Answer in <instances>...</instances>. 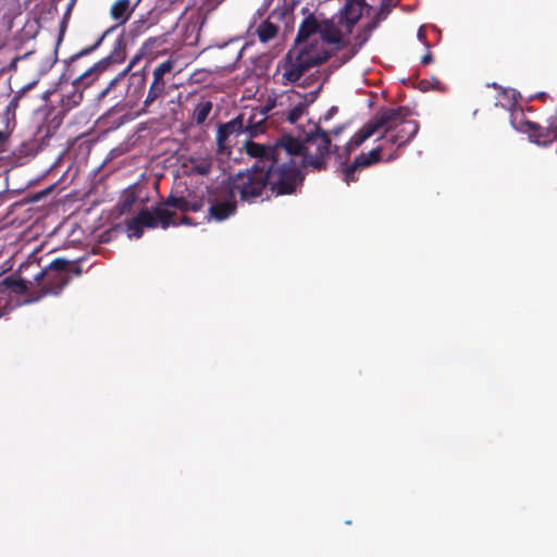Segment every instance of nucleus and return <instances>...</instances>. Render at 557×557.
<instances>
[{
  "instance_id": "obj_18",
  "label": "nucleus",
  "mask_w": 557,
  "mask_h": 557,
  "mask_svg": "<svg viewBox=\"0 0 557 557\" xmlns=\"http://www.w3.org/2000/svg\"><path fill=\"white\" fill-rule=\"evenodd\" d=\"M364 5L366 0H346L345 5L341 10V21L345 23L348 32H351L355 24L362 16Z\"/></svg>"
},
{
  "instance_id": "obj_5",
  "label": "nucleus",
  "mask_w": 557,
  "mask_h": 557,
  "mask_svg": "<svg viewBox=\"0 0 557 557\" xmlns=\"http://www.w3.org/2000/svg\"><path fill=\"white\" fill-rule=\"evenodd\" d=\"M389 116L388 121L382 125L384 129L381 138L386 137V141L398 148L405 147L419 132V123L409 120L410 110L407 107L381 108L376 114Z\"/></svg>"
},
{
  "instance_id": "obj_40",
  "label": "nucleus",
  "mask_w": 557,
  "mask_h": 557,
  "mask_svg": "<svg viewBox=\"0 0 557 557\" xmlns=\"http://www.w3.org/2000/svg\"><path fill=\"white\" fill-rule=\"evenodd\" d=\"M259 119V115H258V111L256 112H252L249 117H245V124H256V122L258 121Z\"/></svg>"
},
{
  "instance_id": "obj_20",
  "label": "nucleus",
  "mask_w": 557,
  "mask_h": 557,
  "mask_svg": "<svg viewBox=\"0 0 557 557\" xmlns=\"http://www.w3.org/2000/svg\"><path fill=\"white\" fill-rule=\"evenodd\" d=\"M166 34L150 37L143 44L139 55L152 60L166 51Z\"/></svg>"
},
{
  "instance_id": "obj_1",
  "label": "nucleus",
  "mask_w": 557,
  "mask_h": 557,
  "mask_svg": "<svg viewBox=\"0 0 557 557\" xmlns=\"http://www.w3.org/2000/svg\"><path fill=\"white\" fill-rule=\"evenodd\" d=\"M324 44L334 45L335 51L347 46L333 20H319L314 14H309L300 23L293 46L278 62L281 84H296L310 69L331 59L333 51L326 50Z\"/></svg>"
},
{
  "instance_id": "obj_43",
  "label": "nucleus",
  "mask_w": 557,
  "mask_h": 557,
  "mask_svg": "<svg viewBox=\"0 0 557 557\" xmlns=\"http://www.w3.org/2000/svg\"><path fill=\"white\" fill-rule=\"evenodd\" d=\"M223 1L224 0H205L206 4L208 7V10L214 9L215 7H218Z\"/></svg>"
},
{
  "instance_id": "obj_48",
  "label": "nucleus",
  "mask_w": 557,
  "mask_h": 557,
  "mask_svg": "<svg viewBox=\"0 0 557 557\" xmlns=\"http://www.w3.org/2000/svg\"><path fill=\"white\" fill-rule=\"evenodd\" d=\"M109 92H110L109 88H107V87H106L103 90H101V91L99 92L98 98H99V99H102V98H104Z\"/></svg>"
},
{
  "instance_id": "obj_3",
  "label": "nucleus",
  "mask_w": 557,
  "mask_h": 557,
  "mask_svg": "<svg viewBox=\"0 0 557 557\" xmlns=\"http://www.w3.org/2000/svg\"><path fill=\"white\" fill-rule=\"evenodd\" d=\"M277 139L285 148L287 146L293 148L290 153L304 169H311L313 171L326 170L332 153L338 150V146L332 145L329 133L319 125H315L313 131L307 133L304 139L290 134H283Z\"/></svg>"
},
{
  "instance_id": "obj_42",
  "label": "nucleus",
  "mask_w": 557,
  "mask_h": 557,
  "mask_svg": "<svg viewBox=\"0 0 557 557\" xmlns=\"http://www.w3.org/2000/svg\"><path fill=\"white\" fill-rule=\"evenodd\" d=\"M8 140V134L3 131H0V151H3V147Z\"/></svg>"
},
{
  "instance_id": "obj_28",
  "label": "nucleus",
  "mask_w": 557,
  "mask_h": 557,
  "mask_svg": "<svg viewBox=\"0 0 557 557\" xmlns=\"http://www.w3.org/2000/svg\"><path fill=\"white\" fill-rule=\"evenodd\" d=\"M37 84V81H33L30 83H28L27 85H25L24 87H22L20 90H17L13 98L10 100L8 107H7V111L8 112H15L16 109L18 108V103H20V100L25 96V94L30 90L32 88H34V86Z\"/></svg>"
},
{
  "instance_id": "obj_35",
  "label": "nucleus",
  "mask_w": 557,
  "mask_h": 557,
  "mask_svg": "<svg viewBox=\"0 0 557 557\" xmlns=\"http://www.w3.org/2000/svg\"><path fill=\"white\" fill-rule=\"evenodd\" d=\"M425 47H426V53L421 58V63L423 65H428V64H431L433 62V55H432V52L430 50V45L428 41H425Z\"/></svg>"
},
{
  "instance_id": "obj_14",
  "label": "nucleus",
  "mask_w": 557,
  "mask_h": 557,
  "mask_svg": "<svg viewBox=\"0 0 557 557\" xmlns=\"http://www.w3.org/2000/svg\"><path fill=\"white\" fill-rule=\"evenodd\" d=\"M244 49L245 47L239 46L237 41H231L220 47L215 53V59L219 62L218 66L228 73L234 71Z\"/></svg>"
},
{
  "instance_id": "obj_50",
  "label": "nucleus",
  "mask_w": 557,
  "mask_h": 557,
  "mask_svg": "<svg viewBox=\"0 0 557 557\" xmlns=\"http://www.w3.org/2000/svg\"><path fill=\"white\" fill-rule=\"evenodd\" d=\"M75 2H76V0H71V1H70L69 5H67L69 11H72V9H73V7H74Z\"/></svg>"
},
{
  "instance_id": "obj_23",
  "label": "nucleus",
  "mask_w": 557,
  "mask_h": 557,
  "mask_svg": "<svg viewBox=\"0 0 557 557\" xmlns=\"http://www.w3.org/2000/svg\"><path fill=\"white\" fill-rule=\"evenodd\" d=\"M1 284L12 289L14 293L26 294L33 286V281L27 277H20L18 280L5 277Z\"/></svg>"
},
{
  "instance_id": "obj_29",
  "label": "nucleus",
  "mask_w": 557,
  "mask_h": 557,
  "mask_svg": "<svg viewBox=\"0 0 557 557\" xmlns=\"http://www.w3.org/2000/svg\"><path fill=\"white\" fill-rule=\"evenodd\" d=\"M136 201V196L134 193H127L124 195L123 199L120 202V213L124 214L132 210L134 203Z\"/></svg>"
},
{
  "instance_id": "obj_27",
  "label": "nucleus",
  "mask_w": 557,
  "mask_h": 557,
  "mask_svg": "<svg viewBox=\"0 0 557 557\" xmlns=\"http://www.w3.org/2000/svg\"><path fill=\"white\" fill-rule=\"evenodd\" d=\"M177 60L170 57L165 61L161 62L159 65H157L153 70L157 75L168 76L170 78L174 77L175 74V66H176Z\"/></svg>"
},
{
  "instance_id": "obj_51",
  "label": "nucleus",
  "mask_w": 557,
  "mask_h": 557,
  "mask_svg": "<svg viewBox=\"0 0 557 557\" xmlns=\"http://www.w3.org/2000/svg\"><path fill=\"white\" fill-rule=\"evenodd\" d=\"M138 58V55L131 62L129 66H132L133 64H135V61L136 59Z\"/></svg>"
},
{
  "instance_id": "obj_10",
  "label": "nucleus",
  "mask_w": 557,
  "mask_h": 557,
  "mask_svg": "<svg viewBox=\"0 0 557 557\" xmlns=\"http://www.w3.org/2000/svg\"><path fill=\"white\" fill-rule=\"evenodd\" d=\"M356 148H352V146H350V140H349L345 145L342 152H339V149L337 150V152H334L336 154V158L338 159L341 165L343 166L342 168L343 180L345 181V183L347 185L358 181V173L360 171H362L363 169H366L368 166L379 163L382 159L381 154L383 151V147L379 146V147L372 149L371 151H369L368 153L361 152L360 154H358L355 158V160L350 164H347V162L350 158V154Z\"/></svg>"
},
{
  "instance_id": "obj_30",
  "label": "nucleus",
  "mask_w": 557,
  "mask_h": 557,
  "mask_svg": "<svg viewBox=\"0 0 557 557\" xmlns=\"http://www.w3.org/2000/svg\"><path fill=\"white\" fill-rule=\"evenodd\" d=\"M384 20V16L381 14H375L369 23L364 25L362 28L368 35L371 36V33L379 26V24Z\"/></svg>"
},
{
  "instance_id": "obj_49",
  "label": "nucleus",
  "mask_w": 557,
  "mask_h": 557,
  "mask_svg": "<svg viewBox=\"0 0 557 557\" xmlns=\"http://www.w3.org/2000/svg\"><path fill=\"white\" fill-rule=\"evenodd\" d=\"M418 37H419V39H421V40L423 39V40H424V42L426 41V40H425V34H424V32L422 30V28H420V29H419V32H418Z\"/></svg>"
},
{
  "instance_id": "obj_41",
  "label": "nucleus",
  "mask_w": 557,
  "mask_h": 557,
  "mask_svg": "<svg viewBox=\"0 0 557 557\" xmlns=\"http://www.w3.org/2000/svg\"><path fill=\"white\" fill-rule=\"evenodd\" d=\"M27 55H28V53H25L23 57H15V58L11 61V63H10V65H9V69H10V70H16L17 62H18L20 60H22V59H25Z\"/></svg>"
},
{
  "instance_id": "obj_11",
  "label": "nucleus",
  "mask_w": 557,
  "mask_h": 557,
  "mask_svg": "<svg viewBox=\"0 0 557 557\" xmlns=\"http://www.w3.org/2000/svg\"><path fill=\"white\" fill-rule=\"evenodd\" d=\"M164 203L183 213L199 212L205 207V195L201 190L186 187L184 190H172Z\"/></svg>"
},
{
  "instance_id": "obj_7",
  "label": "nucleus",
  "mask_w": 557,
  "mask_h": 557,
  "mask_svg": "<svg viewBox=\"0 0 557 557\" xmlns=\"http://www.w3.org/2000/svg\"><path fill=\"white\" fill-rule=\"evenodd\" d=\"M169 208L171 206H166L164 200L152 207V210L143 208L136 216L126 222L127 231L131 233L129 236L140 238L144 234V227L157 228L160 226L166 230L170 226L177 225L174 220L176 213Z\"/></svg>"
},
{
  "instance_id": "obj_15",
  "label": "nucleus",
  "mask_w": 557,
  "mask_h": 557,
  "mask_svg": "<svg viewBox=\"0 0 557 557\" xmlns=\"http://www.w3.org/2000/svg\"><path fill=\"white\" fill-rule=\"evenodd\" d=\"M286 15L285 11L273 10L265 20L261 21L255 29V34L262 44L273 40L280 32V21Z\"/></svg>"
},
{
  "instance_id": "obj_33",
  "label": "nucleus",
  "mask_w": 557,
  "mask_h": 557,
  "mask_svg": "<svg viewBox=\"0 0 557 557\" xmlns=\"http://www.w3.org/2000/svg\"><path fill=\"white\" fill-rule=\"evenodd\" d=\"M82 272H83L82 267L78 263V261H70L69 260V264L66 267V273L69 274L70 277L72 274H74L75 276H79L82 274Z\"/></svg>"
},
{
  "instance_id": "obj_45",
  "label": "nucleus",
  "mask_w": 557,
  "mask_h": 557,
  "mask_svg": "<svg viewBox=\"0 0 557 557\" xmlns=\"http://www.w3.org/2000/svg\"><path fill=\"white\" fill-rule=\"evenodd\" d=\"M71 14V11H69V9H66V12L63 16V21L61 23V32H63V29L66 27V21H67V17L70 16Z\"/></svg>"
},
{
  "instance_id": "obj_19",
  "label": "nucleus",
  "mask_w": 557,
  "mask_h": 557,
  "mask_svg": "<svg viewBox=\"0 0 557 557\" xmlns=\"http://www.w3.org/2000/svg\"><path fill=\"white\" fill-rule=\"evenodd\" d=\"M320 89L321 86L317 90L305 94L304 96L294 90L289 91V99H292L293 97L302 98L301 101H299L296 106L289 109L288 112L286 113V117L290 123L297 122L302 116L305 109L315 100Z\"/></svg>"
},
{
  "instance_id": "obj_13",
  "label": "nucleus",
  "mask_w": 557,
  "mask_h": 557,
  "mask_svg": "<svg viewBox=\"0 0 557 557\" xmlns=\"http://www.w3.org/2000/svg\"><path fill=\"white\" fill-rule=\"evenodd\" d=\"M507 109L510 113V124L517 132L522 131V107L518 103L517 92L513 89H503L498 97L496 106Z\"/></svg>"
},
{
  "instance_id": "obj_4",
  "label": "nucleus",
  "mask_w": 557,
  "mask_h": 557,
  "mask_svg": "<svg viewBox=\"0 0 557 557\" xmlns=\"http://www.w3.org/2000/svg\"><path fill=\"white\" fill-rule=\"evenodd\" d=\"M125 47V39L123 35H121L115 41L113 51L108 57L101 59L92 66H89L84 71H81L82 69L79 67V60L77 62L75 72H69L70 60L67 61L66 72L70 76H76L72 83V90L62 95L61 110L63 113H66L79 106V103L83 101L84 89L90 86L96 79H98L100 74L104 72L111 63H121L124 61Z\"/></svg>"
},
{
  "instance_id": "obj_32",
  "label": "nucleus",
  "mask_w": 557,
  "mask_h": 557,
  "mask_svg": "<svg viewBox=\"0 0 557 557\" xmlns=\"http://www.w3.org/2000/svg\"><path fill=\"white\" fill-rule=\"evenodd\" d=\"M370 35H368L363 29H361L356 36H355V44L352 45L358 50H360L363 45L369 40Z\"/></svg>"
},
{
  "instance_id": "obj_16",
  "label": "nucleus",
  "mask_w": 557,
  "mask_h": 557,
  "mask_svg": "<svg viewBox=\"0 0 557 557\" xmlns=\"http://www.w3.org/2000/svg\"><path fill=\"white\" fill-rule=\"evenodd\" d=\"M389 116L386 113L376 114L367 122L351 138L350 146L352 148L360 147L367 139L382 129V125L388 121Z\"/></svg>"
},
{
  "instance_id": "obj_9",
  "label": "nucleus",
  "mask_w": 557,
  "mask_h": 557,
  "mask_svg": "<svg viewBox=\"0 0 557 557\" xmlns=\"http://www.w3.org/2000/svg\"><path fill=\"white\" fill-rule=\"evenodd\" d=\"M141 0H115L110 8V16L116 22V25L108 28L97 40L89 47H86L73 54L69 62V72L73 73L76 70L77 62L84 57L94 52L103 41V39L116 29L119 26L124 25L132 16Z\"/></svg>"
},
{
  "instance_id": "obj_12",
  "label": "nucleus",
  "mask_w": 557,
  "mask_h": 557,
  "mask_svg": "<svg viewBox=\"0 0 557 557\" xmlns=\"http://www.w3.org/2000/svg\"><path fill=\"white\" fill-rule=\"evenodd\" d=\"M236 209L235 193L233 189L226 188L220 197L210 200L209 219L222 222L235 214Z\"/></svg>"
},
{
  "instance_id": "obj_25",
  "label": "nucleus",
  "mask_w": 557,
  "mask_h": 557,
  "mask_svg": "<svg viewBox=\"0 0 557 557\" xmlns=\"http://www.w3.org/2000/svg\"><path fill=\"white\" fill-rule=\"evenodd\" d=\"M190 173L208 175L212 169V161L209 158H197L190 160Z\"/></svg>"
},
{
  "instance_id": "obj_17",
  "label": "nucleus",
  "mask_w": 557,
  "mask_h": 557,
  "mask_svg": "<svg viewBox=\"0 0 557 557\" xmlns=\"http://www.w3.org/2000/svg\"><path fill=\"white\" fill-rule=\"evenodd\" d=\"M242 133H244V114H239L230 122L221 124L216 132V144L219 149L222 151L230 147V137Z\"/></svg>"
},
{
  "instance_id": "obj_36",
  "label": "nucleus",
  "mask_w": 557,
  "mask_h": 557,
  "mask_svg": "<svg viewBox=\"0 0 557 557\" xmlns=\"http://www.w3.org/2000/svg\"><path fill=\"white\" fill-rule=\"evenodd\" d=\"M171 78L168 76L157 75V73L152 72V83H158L160 85H164L166 87V83Z\"/></svg>"
},
{
  "instance_id": "obj_21",
  "label": "nucleus",
  "mask_w": 557,
  "mask_h": 557,
  "mask_svg": "<svg viewBox=\"0 0 557 557\" xmlns=\"http://www.w3.org/2000/svg\"><path fill=\"white\" fill-rule=\"evenodd\" d=\"M146 89V75L144 73L135 72L128 77L127 97L129 101L135 103L138 101Z\"/></svg>"
},
{
  "instance_id": "obj_38",
  "label": "nucleus",
  "mask_w": 557,
  "mask_h": 557,
  "mask_svg": "<svg viewBox=\"0 0 557 557\" xmlns=\"http://www.w3.org/2000/svg\"><path fill=\"white\" fill-rule=\"evenodd\" d=\"M345 129V126L344 125H338V126H335L334 128H332L329 133V136H334V137H337L342 134V132Z\"/></svg>"
},
{
  "instance_id": "obj_24",
  "label": "nucleus",
  "mask_w": 557,
  "mask_h": 557,
  "mask_svg": "<svg viewBox=\"0 0 557 557\" xmlns=\"http://www.w3.org/2000/svg\"><path fill=\"white\" fill-rule=\"evenodd\" d=\"M212 102L209 100L201 101L195 107L193 112V120L196 122V124L201 125L206 122L210 112L212 111Z\"/></svg>"
},
{
  "instance_id": "obj_39",
  "label": "nucleus",
  "mask_w": 557,
  "mask_h": 557,
  "mask_svg": "<svg viewBox=\"0 0 557 557\" xmlns=\"http://www.w3.org/2000/svg\"><path fill=\"white\" fill-rule=\"evenodd\" d=\"M337 111H338L337 107H332V108H330V109L327 110V112L324 114L323 120H324V121H329V120H331V119L334 116V114H336V113H337Z\"/></svg>"
},
{
  "instance_id": "obj_47",
  "label": "nucleus",
  "mask_w": 557,
  "mask_h": 557,
  "mask_svg": "<svg viewBox=\"0 0 557 557\" xmlns=\"http://www.w3.org/2000/svg\"><path fill=\"white\" fill-rule=\"evenodd\" d=\"M546 97V94L545 92H539L536 95H532L528 98V101L534 99V98H545Z\"/></svg>"
},
{
  "instance_id": "obj_34",
  "label": "nucleus",
  "mask_w": 557,
  "mask_h": 557,
  "mask_svg": "<svg viewBox=\"0 0 557 557\" xmlns=\"http://www.w3.org/2000/svg\"><path fill=\"white\" fill-rule=\"evenodd\" d=\"M391 11H392L391 1L389 0H383L381 5H380V8H379V11L375 14H381V16H384V20H385Z\"/></svg>"
},
{
  "instance_id": "obj_2",
  "label": "nucleus",
  "mask_w": 557,
  "mask_h": 557,
  "mask_svg": "<svg viewBox=\"0 0 557 557\" xmlns=\"http://www.w3.org/2000/svg\"><path fill=\"white\" fill-rule=\"evenodd\" d=\"M244 148L249 157L263 162L270 196L296 195L301 189L305 181L304 168L290 153V146L285 148L278 139L271 145L248 139Z\"/></svg>"
},
{
  "instance_id": "obj_31",
  "label": "nucleus",
  "mask_w": 557,
  "mask_h": 557,
  "mask_svg": "<svg viewBox=\"0 0 557 557\" xmlns=\"http://www.w3.org/2000/svg\"><path fill=\"white\" fill-rule=\"evenodd\" d=\"M359 52V50L351 46L349 47L341 57H339V63L337 65V67L342 64H345L347 63L348 61H350L357 53Z\"/></svg>"
},
{
  "instance_id": "obj_46",
  "label": "nucleus",
  "mask_w": 557,
  "mask_h": 557,
  "mask_svg": "<svg viewBox=\"0 0 557 557\" xmlns=\"http://www.w3.org/2000/svg\"><path fill=\"white\" fill-rule=\"evenodd\" d=\"M191 223V219L189 216H182L181 220H180V224H190Z\"/></svg>"
},
{
  "instance_id": "obj_6",
  "label": "nucleus",
  "mask_w": 557,
  "mask_h": 557,
  "mask_svg": "<svg viewBox=\"0 0 557 557\" xmlns=\"http://www.w3.org/2000/svg\"><path fill=\"white\" fill-rule=\"evenodd\" d=\"M67 264V259L55 258L48 265L34 273L32 277L39 289L32 294V300H39L47 295H60L71 281L66 273Z\"/></svg>"
},
{
  "instance_id": "obj_26",
  "label": "nucleus",
  "mask_w": 557,
  "mask_h": 557,
  "mask_svg": "<svg viewBox=\"0 0 557 557\" xmlns=\"http://www.w3.org/2000/svg\"><path fill=\"white\" fill-rule=\"evenodd\" d=\"M259 119L256 124H245L244 133H248L250 137H256L265 132L267 117L263 111H258Z\"/></svg>"
},
{
  "instance_id": "obj_44",
  "label": "nucleus",
  "mask_w": 557,
  "mask_h": 557,
  "mask_svg": "<svg viewBox=\"0 0 557 557\" xmlns=\"http://www.w3.org/2000/svg\"><path fill=\"white\" fill-rule=\"evenodd\" d=\"M34 265L38 267V264H36L35 261L22 264L20 270L21 274H23L25 271L29 270Z\"/></svg>"
},
{
  "instance_id": "obj_52",
  "label": "nucleus",
  "mask_w": 557,
  "mask_h": 557,
  "mask_svg": "<svg viewBox=\"0 0 557 557\" xmlns=\"http://www.w3.org/2000/svg\"><path fill=\"white\" fill-rule=\"evenodd\" d=\"M4 314V311L0 309V318Z\"/></svg>"
},
{
  "instance_id": "obj_22",
  "label": "nucleus",
  "mask_w": 557,
  "mask_h": 557,
  "mask_svg": "<svg viewBox=\"0 0 557 557\" xmlns=\"http://www.w3.org/2000/svg\"><path fill=\"white\" fill-rule=\"evenodd\" d=\"M165 86L160 85L158 83L150 84L147 96L144 100L143 108L140 110L141 113H147L149 108L160 98L165 96Z\"/></svg>"
},
{
  "instance_id": "obj_8",
  "label": "nucleus",
  "mask_w": 557,
  "mask_h": 557,
  "mask_svg": "<svg viewBox=\"0 0 557 557\" xmlns=\"http://www.w3.org/2000/svg\"><path fill=\"white\" fill-rule=\"evenodd\" d=\"M255 163L244 173H238L234 181L233 190L238 191L243 201L253 202L269 191L263 162L255 159Z\"/></svg>"
},
{
  "instance_id": "obj_37",
  "label": "nucleus",
  "mask_w": 557,
  "mask_h": 557,
  "mask_svg": "<svg viewBox=\"0 0 557 557\" xmlns=\"http://www.w3.org/2000/svg\"><path fill=\"white\" fill-rule=\"evenodd\" d=\"M125 74H126V71L121 72L116 77L111 79V82L108 84L107 88H109V90H111L119 83V81L125 76Z\"/></svg>"
}]
</instances>
